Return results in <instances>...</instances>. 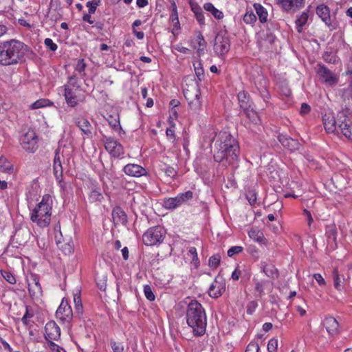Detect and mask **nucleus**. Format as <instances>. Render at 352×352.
<instances>
[{
	"label": "nucleus",
	"mask_w": 352,
	"mask_h": 352,
	"mask_svg": "<svg viewBox=\"0 0 352 352\" xmlns=\"http://www.w3.org/2000/svg\"><path fill=\"white\" fill-rule=\"evenodd\" d=\"M53 201L51 195L45 194L30 213V220L40 228L47 227L51 222Z\"/></svg>",
	"instance_id": "20e7f679"
},
{
	"label": "nucleus",
	"mask_w": 352,
	"mask_h": 352,
	"mask_svg": "<svg viewBox=\"0 0 352 352\" xmlns=\"http://www.w3.org/2000/svg\"><path fill=\"white\" fill-rule=\"evenodd\" d=\"M56 318L63 322H70L74 314L68 300L63 298L56 312Z\"/></svg>",
	"instance_id": "f8f14e48"
},
{
	"label": "nucleus",
	"mask_w": 352,
	"mask_h": 352,
	"mask_svg": "<svg viewBox=\"0 0 352 352\" xmlns=\"http://www.w3.org/2000/svg\"><path fill=\"white\" fill-rule=\"evenodd\" d=\"M62 160H64L63 155H60L59 149H56L54 157L53 170L55 178L59 184H61L63 180Z\"/></svg>",
	"instance_id": "f3484780"
},
{
	"label": "nucleus",
	"mask_w": 352,
	"mask_h": 352,
	"mask_svg": "<svg viewBox=\"0 0 352 352\" xmlns=\"http://www.w3.org/2000/svg\"><path fill=\"white\" fill-rule=\"evenodd\" d=\"M186 318L188 325L192 329L195 336L205 334L207 325V317L201 303L196 300H191L188 305Z\"/></svg>",
	"instance_id": "7ed1b4c3"
},
{
	"label": "nucleus",
	"mask_w": 352,
	"mask_h": 352,
	"mask_svg": "<svg viewBox=\"0 0 352 352\" xmlns=\"http://www.w3.org/2000/svg\"><path fill=\"white\" fill-rule=\"evenodd\" d=\"M243 20L245 23L252 25L256 23L257 18L254 12L250 10L246 11L243 17Z\"/></svg>",
	"instance_id": "79ce46f5"
},
{
	"label": "nucleus",
	"mask_w": 352,
	"mask_h": 352,
	"mask_svg": "<svg viewBox=\"0 0 352 352\" xmlns=\"http://www.w3.org/2000/svg\"><path fill=\"white\" fill-rule=\"evenodd\" d=\"M28 291L30 297L34 300H38L42 296L43 291L39 279L35 274H31L28 280Z\"/></svg>",
	"instance_id": "2eb2a0df"
},
{
	"label": "nucleus",
	"mask_w": 352,
	"mask_h": 352,
	"mask_svg": "<svg viewBox=\"0 0 352 352\" xmlns=\"http://www.w3.org/2000/svg\"><path fill=\"white\" fill-rule=\"evenodd\" d=\"M170 20L173 25L174 29L178 30L180 28V23L178 17L177 7L174 0L170 1Z\"/></svg>",
	"instance_id": "7c9ffc66"
},
{
	"label": "nucleus",
	"mask_w": 352,
	"mask_h": 352,
	"mask_svg": "<svg viewBox=\"0 0 352 352\" xmlns=\"http://www.w3.org/2000/svg\"><path fill=\"white\" fill-rule=\"evenodd\" d=\"M221 261V256L219 254H214L210 257L208 260V265L212 268H217Z\"/></svg>",
	"instance_id": "49530a36"
},
{
	"label": "nucleus",
	"mask_w": 352,
	"mask_h": 352,
	"mask_svg": "<svg viewBox=\"0 0 352 352\" xmlns=\"http://www.w3.org/2000/svg\"><path fill=\"white\" fill-rule=\"evenodd\" d=\"M323 325L330 335L335 336L339 333V323L333 317H326Z\"/></svg>",
	"instance_id": "393cba45"
},
{
	"label": "nucleus",
	"mask_w": 352,
	"mask_h": 352,
	"mask_svg": "<svg viewBox=\"0 0 352 352\" xmlns=\"http://www.w3.org/2000/svg\"><path fill=\"white\" fill-rule=\"evenodd\" d=\"M124 173L130 177H140L147 175V170L142 166L136 164H128L123 168Z\"/></svg>",
	"instance_id": "6ab92c4d"
},
{
	"label": "nucleus",
	"mask_w": 352,
	"mask_h": 352,
	"mask_svg": "<svg viewBox=\"0 0 352 352\" xmlns=\"http://www.w3.org/2000/svg\"><path fill=\"white\" fill-rule=\"evenodd\" d=\"M50 349L52 350L54 352H65V351L59 346L58 344L54 342H51L49 346Z\"/></svg>",
	"instance_id": "338daca9"
},
{
	"label": "nucleus",
	"mask_w": 352,
	"mask_h": 352,
	"mask_svg": "<svg viewBox=\"0 0 352 352\" xmlns=\"http://www.w3.org/2000/svg\"><path fill=\"white\" fill-rule=\"evenodd\" d=\"M278 347V340L275 338L270 339L267 344L268 352H276Z\"/></svg>",
	"instance_id": "864d4df0"
},
{
	"label": "nucleus",
	"mask_w": 352,
	"mask_h": 352,
	"mask_svg": "<svg viewBox=\"0 0 352 352\" xmlns=\"http://www.w3.org/2000/svg\"><path fill=\"white\" fill-rule=\"evenodd\" d=\"M257 307L258 304L256 301H250L247 306V314L249 315H252L254 312Z\"/></svg>",
	"instance_id": "13d9d810"
},
{
	"label": "nucleus",
	"mask_w": 352,
	"mask_h": 352,
	"mask_svg": "<svg viewBox=\"0 0 352 352\" xmlns=\"http://www.w3.org/2000/svg\"><path fill=\"white\" fill-rule=\"evenodd\" d=\"M105 150L114 158H122L124 154V149L120 142L111 136H104L102 138Z\"/></svg>",
	"instance_id": "1a4fd4ad"
},
{
	"label": "nucleus",
	"mask_w": 352,
	"mask_h": 352,
	"mask_svg": "<svg viewBox=\"0 0 352 352\" xmlns=\"http://www.w3.org/2000/svg\"><path fill=\"white\" fill-rule=\"evenodd\" d=\"M164 173L167 177H170L171 179H175L177 175V171L175 168L172 166L165 165L164 168L162 169Z\"/></svg>",
	"instance_id": "a18cd8bd"
},
{
	"label": "nucleus",
	"mask_w": 352,
	"mask_h": 352,
	"mask_svg": "<svg viewBox=\"0 0 352 352\" xmlns=\"http://www.w3.org/2000/svg\"><path fill=\"white\" fill-rule=\"evenodd\" d=\"M213 158L224 167L233 166L239 161V146L236 140L227 131H220L213 138Z\"/></svg>",
	"instance_id": "f257e3e1"
},
{
	"label": "nucleus",
	"mask_w": 352,
	"mask_h": 352,
	"mask_svg": "<svg viewBox=\"0 0 352 352\" xmlns=\"http://www.w3.org/2000/svg\"><path fill=\"white\" fill-rule=\"evenodd\" d=\"M60 337V329L54 321H49L45 326V338L48 344L54 342L53 340H58Z\"/></svg>",
	"instance_id": "4468645a"
},
{
	"label": "nucleus",
	"mask_w": 352,
	"mask_h": 352,
	"mask_svg": "<svg viewBox=\"0 0 352 352\" xmlns=\"http://www.w3.org/2000/svg\"><path fill=\"white\" fill-rule=\"evenodd\" d=\"M188 254L192 256V261L197 263L199 261L198 254L195 247H190L188 250Z\"/></svg>",
	"instance_id": "bf43d9fd"
},
{
	"label": "nucleus",
	"mask_w": 352,
	"mask_h": 352,
	"mask_svg": "<svg viewBox=\"0 0 352 352\" xmlns=\"http://www.w3.org/2000/svg\"><path fill=\"white\" fill-rule=\"evenodd\" d=\"M314 278H315V280L317 281L320 286L324 287L326 285V281L320 274H314Z\"/></svg>",
	"instance_id": "e2e57ef3"
},
{
	"label": "nucleus",
	"mask_w": 352,
	"mask_h": 352,
	"mask_svg": "<svg viewBox=\"0 0 352 352\" xmlns=\"http://www.w3.org/2000/svg\"><path fill=\"white\" fill-rule=\"evenodd\" d=\"M163 206L168 210H173L181 206L177 196L164 199Z\"/></svg>",
	"instance_id": "c9c22d12"
},
{
	"label": "nucleus",
	"mask_w": 352,
	"mask_h": 352,
	"mask_svg": "<svg viewBox=\"0 0 352 352\" xmlns=\"http://www.w3.org/2000/svg\"><path fill=\"white\" fill-rule=\"evenodd\" d=\"M104 199V197L99 188L93 189L88 195V201L89 203L101 202Z\"/></svg>",
	"instance_id": "f704fd0d"
},
{
	"label": "nucleus",
	"mask_w": 352,
	"mask_h": 352,
	"mask_svg": "<svg viewBox=\"0 0 352 352\" xmlns=\"http://www.w3.org/2000/svg\"><path fill=\"white\" fill-rule=\"evenodd\" d=\"M253 7L258 16L259 21L261 23H266L268 19V12L266 8L258 3H254Z\"/></svg>",
	"instance_id": "2f4dec72"
},
{
	"label": "nucleus",
	"mask_w": 352,
	"mask_h": 352,
	"mask_svg": "<svg viewBox=\"0 0 352 352\" xmlns=\"http://www.w3.org/2000/svg\"><path fill=\"white\" fill-rule=\"evenodd\" d=\"M261 265L262 271L267 276L272 278L278 277V272L274 265L267 263H261Z\"/></svg>",
	"instance_id": "473e14b6"
},
{
	"label": "nucleus",
	"mask_w": 352,
	"mask_h": 352,
	"mask_svg": "<svg viewBox=\"0 0 352 352\" xmlns=\"http://www.w3.org/2000/svg\"><path fill=\"white\" fill-rule=\"evenodd\" d=\"M237 98L240 107L249 116V112L252 108V101L250 100L249 94L245 91H241L239 92Z\"/></svg>",
	"instance_id": "5701e85b"
},
{
	"label": "nucleus",
	"mask_w": 352,
	"mask_h": 352,
	"mask_svg": "<svg viewBox=\"0 0 352 352\" xmlns=\"http://www.w3.org/2000/svg\"><path fill=\"white\" fill-rule=\"evenodd\" d=\"M327 236L329 239H331L333 241H336L337 238V230L335 226H331L329 228L328 230H327Z\"/></svg>",
	"instance_id": "603ef678"
},
{
	"label": "nucleus",
	"mask_w": 352,
	"mask_h": 352,
	"mask_svg": "<svg viewBox=\"0 0 352 352\" xmlns=\"http://www.w3.org/2000/svg\"><path fill=\"white\" fill-rule=\"evenodd\" d=\"M310 111H311V107L309 104H307V103H302L301 104L300 111L301 115H306V114L309 113Z\"/></svg>",
	"instance_id": "69168bd1"
},
{
	"label": "nucleus",
	"mask_w": 352,
	"mask_h": 352,
	"mask_svg": "<svg viewBox=\"0 0 352 352\" xmlns=\"http://www.w3.org/2000/svg\"><path fill=\"white\" fill-rule=\"evenodd\" d=\"M180 205L186 204L188 201L191 200L193 197V192L191 190H188L183 193H179L177 195Z\"/></svg>",
	"instance_id": "37998d69"
},
{
	"label": "nucleus",
	"mask_w": 352,
	"mask_h": 352,
	"mask_svg": "<svg viewBox=\"0 0 352 352\" xmlns=\"http://www.w3.org/2000/svg\"><path fill=\"white\" fill-rule=\"evenodd\" d=\"M44 44L46 47L52 52H55L58 48L57 45L50 38H46L44 41Z\"/></svg>",
	"instance_id": "6e6d98bb"
},
{
	"label": "nucleus",
	"mask_w": 352,
	"mask_h": 352,
	"mask_svg": "<svg viewBox=\"0 0 352 352\" xmlns=\"http://www.w3.org/2000/svg\"><path fill=\"white\" fill-rule=\"evenodd\" d=\"M338 128L345 138L352 141V122L346 119L344 113L339 116Z\"/></svg>",
	"instance_id": "aec40b11"
},
{
	"label": "nucleus",
	"mask_w": 352,
	"mask_h": 352,
	"mask_svg": "<svg viewBox=\"0 0 352 352\" xmlns=\"http://www.w3.org/2000/svg\"><path fill=\"white\" fill-rule=\"evenodd\" d=\"M332 279L334 288L338 292H342L344 287L345 278L343 274H340L337 267L332 271Z\"/></svg>",
	"instance_id": "cd10ccee"
},
{
	"label": "nucleus",
	"mask_w": 352,
	"mask_h": 352,
	"mask_svg": "<svg viewBox=\"0 0 352 352\" xmlns=\"http://www.w3.org/2000/svg\"><path fill=\"white\" fill-rule=\"evenodd\" d=\"M317 67L316 74L321 83L329 87H334L338 83V76L331 71L326 65L318 64Z\"/></svg>",
	"instance_id": "6e6552de"
},
{
	"label": "nucleus",
	"mask_w": 352,
	"mask_h": 352,
	"mask_svg": "<svg viewBox=\"0 0 352 352\" xmlns=\"http://www.w3.org/2000/svg\"><path fill=\"white\" fill-rule=\"evenodd\" d=\"M344 102L348 111H352V86H350L344 91Z\"/></svg>",
	"instance_id": "58836bf2"
},
{
	"label": "nucleus",
	"mask_w": 352,
	"mask_h": 352,
	"mask_svg": "<svg viewBox=\"0 0 352 352\" xmlns=\"http://www.w3.org/2000/svg\"><path fill=\"white\" fill-rule=\"evenodd\" d=\"M260 346L258 342L252 340L248 344L245 352H258Z\"/></svg>",
	"instance_id": "de8ad7c7"
},
{
	"label": "nucleus",
	"mask_w": 352,
	"mask_h": 352,
	"mask_svg": "<svg viewBox=\"0 0 352 352\" xmlns=\"http://www.w3.org/2000/svg\"><path fill=\"white\" fill-rule=\"evenodd\" d=\"M206 45L204 36L200 32L190 40V46L194 50H197L199 56L204 53Z\"/></svg>",
	"instance_id": "a878e982"
},
{
	"label": "nucleus",
	"mask_w": 352,
	"mask_h": 352,
	"mask_svg": "<svg viewBox=\"0 0 352 352\" xmlns=\"http://www.w3.org/2000/svg\"><path fill=\"white\" fill-rule=\"evenodd\" d=\"M166 232L160 226L149 228L142 235L144 245L152 246L161 243L164 239Z\"/></svg>",
	"instance_id": "0eeeda50"
},
{
	"label": "nucleus",
	"mask_w": 352,
	"mask_h": 352,
	"mask_svg": "<svg viewBox=\"0 0 352 352\" xmlns=\"http://www.w3.org/2000/svg\"><path fill=\"white\" fill-rule=\"evenodd\" d=\"M144 293L145 297L150 301H153L155 299V296L152 291L150 285H146L144 287Z\"/></svg>",
	"instance_id": "09e8293b"
},
{
	"label": "nucleus",
	"mask_w": 352,
	"mask_h": 352,
	"mask_svg": "<svg viewBox=\"0 0 352 352\" xmlns=\"http://www.w3.org/2000/svg\"><path fill=\"white\" fill-rule=\"evenodd\" d=\"M225 290V280L222 277L217 276L209 287L208 294L212 298H217L223 294Z\"/></svg>",
	"instance_id": "dca6fc26"
},
{
	"label": "nucleus",
	"mask_w": 352,
	"mask_h": 352,
	"mask_svg": "<svg viewBox=\"0 0 352 352\" xmlns=\"http://www.w3.org/2000/svg\"><path fill=\"white\" fill-rule=\"evenodd\" d=\"M104 119L108 122L109 126L116 132L120 133L122 128L120 125V115L116 111L107 113V116H104Z\"/></svg>",
	"instance_id": "4be33fe9"
},
{
	"label": "nucleus",
	"mask_w": 352,
	"mask_h": 352,
	"mask_svg": "<svg viewBox=\"0 0 352 352\" xmlns=\"http://www.w3.org/2000/svg\"><path fill=\"white\" fill-rule=\"evenodd\" d=\"M85 67H86V65L84 63V60L80 59L78 60V62L76 65V70L78 71L79 73H81L85 71Z\"/></svg>",
	"instance_id": "0e129e2a"
},
{
	"label": "nucleus",
	"mask_w": 352,
	"mask_h": 352,
	"mask_svg": "<svg viewBox=\"0 0 352 352\" xmlns=\"http://www.w3.org/2000/svg\"><path fill=\"white\" fill-rule=\"evenodd\" d=\"M248 234L250 239L257 243L265 245L267 242V240L265 237L263 232L258 228H251Z\"/></svg>",
	"instance_id": "c756f323"
},
{
	"label": "nucleus",
	"mask_w": 352,
	"mask_h": 352,
	"mask_svg": "<svg viewBox=\"0 0 352 352\" xmlns=\"http://www.w3.org/2000/svg\"><path fill=\"white\" fill-rule=\"evenodd\" d=\"M166 134L168 141H170L172 143H174L176 141V134L175 131V128L172 126L167 128L166 131Z\"/></svg>",
	"instance_id": "3c124183"
},
{
	"label": "nucleus",
	"mask_w": 352,
	"mask_h": 352,
	"mask_svg": "<svg viewBox=\"0 0 352 352\" xmlns=\"http://www.w3.org/2000/svg\"><path fill=\"white\" fill-rule=\"evenodd\" d=\"M191 10L194 12L197 21L200 25L204 23L205 17L202 11L201 8L198 5H191Z\"/></svg>",
	"instance_id": "ea45409f"
},
{
	"label": "nucleus",
	"mask_w": 352,
	"mask_h": 352,
	"mask_svg": "<svg viewBox=\"0 0 352 352\" xmlns=\"http://www.w3.org/2000/svg\"><path fill=\"white\" fill-rule=\"evenodd\" d=\"M279 142L291 152L300 148V144L298 140L293 139L285 134H279L277 137Z\"/></svg>",
	"instance_id": "412c9836"
},
{
	"label": "nucleus",
	"mask_w": 352,
	"mask_h": 352,
	"mask_svg": "<svg viewBox=\"0 0 352 352\" xmlns=\"http://www.w3.org/2000/svg\"><path fill=\"white\" fill-rule=\"evenodd\" d=\"M101 3V0H92L87 1L86 6L88 8L89 14H94L97 10V7Z\"/></svg>",
	"instance_id": "c03bdc74"
},
{
	"label": "nucleus",
	"mask_w": 352,
	"mask_h": 352,
	"mask_svg": "<svg viewBox=\"0 0 352 352\" xmlns=\"http://www.w3.org/2000/svg\"><path fill=\"white\" fill-rule=\"evenodd\" d=\"M260 96L265 102H268L271 98V95L267 89L259 90Z\"/></svg>",
	"instance_id": "052dcab7"
},
{
	"label": "nucleus",
	"mask_w": 352,
	"mask_h": 352,
	"mask_svg": "<svg viewBox=\"0 0 352 352\" xmlns=\"http://www.w3.org/2000/svg\"><path fill=\"white\" fill-rule=\"evenodd\" d=\"M283 12H296L305 7V0H276Z\"/></svg>",
	"instance_id": "ddd939ff"
},
{
	"label": "nucleus",
	"mask_w": 352,
	"mask_h": 352,
	"mask_svg": "<svg viewBox=\"0 0 352 352\" xmlns=\"http://www.w3.org/2000/svg\"><path fill=\"white\" fill-rule=\"evenodd\" d=\"M75 124L87 138L91 137L92 127L90 122L87 119L83 118H76L75 120Z\"/></svg>",
	"instance_id": "bb28decb"
},
{
	"label": "nucleus",
	"mask_w": 352,
	"mask_h": 352,
	"mask_svg": "<svg viewBox=\"0 0 352 352\" xmlns=\"http://www.w3.org/2000/svg\"><path fill=\"white\" fill-rule=\"evenodd\" d=\"M230 49L229 37L223 34H218L214 39V51L219 56L227 54Z\"/></svg>",
	"instance_id": "9b49d317"
},
{
	"label": "nucleus",
	"mask_w": 352,
	"mask_h": 352,
	"mask_svg": "<svg viewBox=\"0 0 352 352\" xmlns=\"http://www.w3.org/2000/svg\"><path fill=\"white\" fill-rule=\"evenodd\" d=\"M112 218L115 225H126L128 222L126 214L120 206L113 208Z\"/></svg>",
	"instance_id": "b1692460"
},
{
	"label": "nucleus",
	"mask_w": 352,
	"mask_h": 352,
	"mask_svg": "<svg viewBox=\"0 0 352 352\" xmlns=\"http://www.w3.org/2000/svg\"><path fill=\"white\" fill-rule=\"evenodd\" d=\"M322 120L324 129L327 133H333L336 130L337 124L338 125V120H336L332 114H325L322 118Z\"/></svg>",
	"instance_id": "c85d7f7f"
},
{
	"label": "nucleus",
	"mask_w": 352,
	"mask_h": 352,
	"mask_svg": "<svg viewBox=\"0 0 352 352\" xmlns=\"http://www.w3.org/2000/svg\"><path fill=\"white\" fill-rule=\"evenodd\" d=\"M195 71L199 80L201 81L204 76L203 68L201 67H197L195 68Z\"/></svg>",
	"instance_id": "774afa93"
},
{
	"label": "nucleus",
	"mask_w": 352,
	"mask_h": 352,
	"mask_svg": "<svg viewBox=\"0 0 352 352\" xmlns=\"http://www.w3.org/2000/svg\"><path fill=\"white\" fill-rule=\"evenodd\" d=\"M74 302L75 306L74 314L80 316L82 314V304L80 298V292L79 291L74 294Z\"/></svg>",
	"instance_id": "4c0bfd02"
},
{
	"label": "nucleus",
	"mask_w": 352,
	"mask_h": 352,
	"mask_svg": "<svg viewBox=\"0 0 352 352\" xmlns=\"http://www.w3.org/2000/svg\"><path fill=\"white\" fill-rule=\"evenodd\" d=\"M3 278L10 284L14 285L16 283V278L13 274L9 272H5L3 274Z\"/></svg>",
	"instance_id": "680f3d73"
},
{
	"label": "nucleus",
	"mask_w": 352,
	"mask_h": 352,
	"mask_svg": "<svg viewBox=\"0 0 352 352\" xmlns=\"http://www.w3.org/2000/svg\"><path fill=\"white\" fill-rule=\"evenodd\" d=\"M111 349L113 352H123L124 351V346L120 342H117L116 341L111 342Z\"/></svg>",
	"instance_id": "4d7b16f0"
},
{
	"label": "nucleus",
	"mask_w": 352,
	"mask_h": 352,
	"mask_svg": "<svg viewBox=\"0 0 352 352\" xmlns=\"http://www.w3.org/2000/svg\"><path fill=\"white\" fill-rule=\"evenodd\" d=\"M309 14L306 12H302L296 20V30L300 33L302 31L304 25L307 23Z\"/></svg>",
	"instance_id": "e433bc0d"
},
{
	"label": "nucleus",
	"mask_w": 352,
	"mask_h": 352,
	"mask_svg": "<svg viewBox=\"0 0 352 352\" xmlns=\"http://www.w3.org/2000/svg\"><path fill=\"white\" fill-rule=\"evenodd\" d=\"M265 282V281H258L256 280L255 282V292L257 293V296H262L264 294V285Z\"/></svg>",
	"instance_id": "8fccbe9b"
},
{
	"label": "nucleus",
	"mask_w": 352,
	"mask_h": 352,
	"mask_svg": "<svg viewBox=\"0 0 352 352\" xmlns=\"http://www.w3.org/2000/svg\"><path fill=\"white\" fill-rule=\"evenodd\" d=\"M183 92L190 109L195 112L200 110L202 102L199 85L197 83L187 85Z\"/></svg>",
	"instance_id": "423d86ee"
},
{
	"label": "nucleus",
	"mask_w": 352,
	"mask_h": 352,
	"mask_svg": "<svg viewBox=\"0 0 352 352\" xmlns=\"http://www.w3.org/2000/svg\"><path fill=\"white\" fill-rule=\"evenodd\" d=\"M38 138L32 129H28L20 138V144L22 148L29 152L34 153L38 148Z\"/></svg>",
	"instance_id": "9d476101"
},
{
	"label": "nucleus",
	"mask_w": 352,
	"mask_h": 352,
	"mask_svg": "<svg viewBox=\"0 0 352 352\" xmlns=\"http://www.w3.org/2000/svg\"><path fill=\"white\" fill-rule=\"evenodd\" d=\"M204 8L210 12L216 19L221 20L224 17L223 12L216 8L212 3H206Z\"/></svg>",
	"instance_id": "72a5a7b5"
},
{
	"label": "nucleus",
	"mask_w": 352,
	"mask_h": 352,
	"mask_svg": "<svg viewBox=\"0 0 352 352\" xmlns=\"http://www.w3.org/2000/svg\"><path fill=\"white\" fill-rule=\"evenodd\" d=\"M63 95L69 107H76L80 102H84L85 96L80 85L78 84V78L76 76L68 78L67 83L64 85Z\"/></svg>",
	"instance_id": "39448f33"
},
{
	"label": "nucleus",
	"mask_w": 352,
	"mask_h": 352,
	"mask_svg": "<svg viewBox=\"0 0 352 352\" xmlns=\"http://www.w3.org/2000/svg\"><path fill=\"white\" fill-rule=\"evenodd\" d=\"M243 250L241 246H232L228 250V256L230 257L233 256L235 254L241 253Z\"/></svg>",
	"instance_id": "5fc2aeb1"
},
{
	"label": "nucleus",
	"mask_w": 352,
	"mask_h": 352,
	"mask_svg": "<svg viewBox=\"0 0 352 352\" xmlns=\"http://www.w3.org/2000/svg\"><path fill=\"white\" fill-rule=\"evenodd\" d=\"M0 170L8 173H12L13 170L12 164L3 155L0 157Z\"/></svg>",
	"instance_id": "a19ab883"
},
{
	"label": "nucleus",
	"mask_w": 352,
	"mask_h": 352,
	"mask_svg": "<svg viewBox=\"0 0 352 352\" xmlns=\"http://www.w3.org/2000/svg\"><path fill=\"white\" fill-rule=\"evenodd\" d=\"M28 46L16 39L0 43V65L8 66L17 64L25 56Z\"/></svg>",
	"instance_id": "f03ea898"
},
{
	"label": "nucleus",
	"mask_w": 352,
	"mask_h": 352,
	"mask_svg": "<svg viewBox=\"0 0 352 352\" xmlns=\"http://www.w3.org/2000/svg\"><path fill=\"white\" fill-rule=\"evenodd\" d=\"M316 14L321 20L330 28L331 30L336 29V27L331 23L330 8L324 5H318L316 8Z\"/></svg>",
	"instance_id": "a211bd4d"
}]
</instances>
